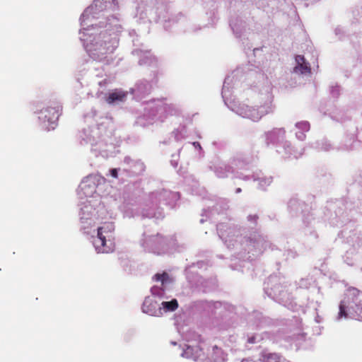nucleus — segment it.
<instances>
[{"label":"nucleus","mask_w":362,"mask_h":362,"mask_svg":"<svg viewBox=\"0 0 362 362\" xmlns=\"http://www.w3.org/2000/svg\"><path fill=\"white\" fill-rule=\"evenodd\" d=\"M116 40L108 37L107 39H98L93 45V48L90 49L93 57L98 60L102 61L108 54H112L116 48Z\"/></svg>","instance_id":"f257e3e1"},{"label":"nucleus","mask_w":362,"mask_h":362,"mask_svg":"<svg viewBox=\"0 0 362 362\" xmlns=\"http://www.w3.org/2000/svg\"><path fill=\"white\" fill-rule=\"evenodd\" d=\"M114 230L112 223H105L103 226L98 229V237L94 240V245L98 252L107 253L111 250L110 245H107V238L110 237Z\"/></svg>","instance_id":"f03ea898"},{"label":"nucleus","mask_w":362,"mask_h":362,"mask_svg":"<svg viewBox=\"0 0 362 362\" xmlns=\"http://www.w3.org/2000/svg\"><path fill=\"white\" fill-rule=\"evenodd\" d=\"M142 310L144 313L151 316L159 317L163 314V311H162V308L157 301L149 298L144 300L142 305Z\"/></svg>","instance_id":"7ed1b4c3"},{"label":"nucleus","mask_w":362,"mask_h":362,"mask_svg":"<svg viewBox=\"0 0 362 362\" xmlns=\"http://www.w3.org/2000/svg\"><path fill=\"white\" fill-rule=\"evenodd\" d=\"M62 107L57 103H54L52 105L48 106L45 110H42L40 113L44 115V119H47L49 123H54L59 117Z\"/></svg>","instance_id":"20e7f679"},{"label":"nucleus","mask_w":362,"mask_h":362,"mask_svg":"<svg viewBox=\"0 0 362 362\" xmlns=\"http://www.w3.org/2000/svg\"><path fill=\"white\" fill-rule=\"evenodd\" d=\"M125 97L126 93H124L123 91L115 90L109 94L106 99V101L109 104H112L116 101H122Z\"/></svg>","instance_id":"39448f33"},{"label":"nucleus","mask_w":362,"mask_h":362,"mask_svg":"<svg viewBox=\"0 0 362 362\" xmlns=\"http://www.w3.org/2000/svg\"><path fill=\"white\" fill-rule=\"evenodd\" d=\"M162 311L173 312L177 309L178 302L176 299H173L170 301H163L161 303Z\"/></svg>","instance_id":"423d86ee"},{"label":"nucleus","mask_w":362,"mask_h":362,"mask_svg":"<svg viewBox=\"0 0 362 362\" xmlns=\"http://www.w3.org/2000/svg\"><path fill=\"white\" fill-rule=\"evenodd\" d=\"M262 359L267 362H277L281 359V356L276 353H269L264 351L262 353Z\"/></svg>","instance_id":"0eeeda50"},{"label":"nucleus","mask_w":362,"mask_h":362,"mask_svg":"<svg viewBox=\"0 0 362 362\" xmlns=\"http://www.w3.org/2000/svg\"><path fill=\"white\" fill-rule=\"evenodd\" d=\"M294 71L296 72H300L301 74L305 73H310V67L309 66L308 64L305 62V64H300L295 66Z\"/></svg>","instance_id":"6e6552de"},{"label":"nucleus","mask_w":362,"mask_h":362,"mask_svg":"<svg viewBox=\"0 0 362 362\" xmlns=\"http://www.w3.org/2000/svg\"><path fill=\"white\" fill-rule=\"evenodd\" d=\"M168 278V275L167 273L164 272L163 274H156L153 276V279L156 281H160L161 284L163 285L164 283L167 281Z\"/></svg>","instance_id":"1a4fd4ad"},{"label":"nucleus","mask_w":362,"mask_h":362,"mask_svg":"<svg viewBox=\"0 0 362 362\" xmlns=\"http://www.w3.org/2000/svg\"><path fill=\"white\" fill-rule=\"evenodd\" d=\"M347 313L346 312L345 305L343 302H341L339 305V318L346 317Z\"/></svg>","instance_id":"9d476101"},{"label":"nucleus","mask_w":362,"mask_h":362,"mask_svg":"<svg viewBox=\"0 0 362 362\" xmlns=\"http://www.w3.org/2000/svg\"><path fill=\"white\" fill-rule=\"evenodd\" d=\"M354 312L356 313V316L362 320V304L356 305Z\"/></svg>","instance_id":"9b49d317"},{"label":"nucleus","mask_w":362,"mask_h":362,"mask_svg":"<svg viewBox=\"0 0 362 362\" xmlns=\"http://www.w3.org/2000/svg\"><path fill=\"white\" fill-rule=\"evenodd\" d=\"M296 126L298 128H300L304 131H308V130H309V128H310V124L308 122H298V123H297Z\"/></svg>","instance_id":"f8f14e48"},{"label":"nucleus","mask_w":362,"mask_h":362,"mask_svg":"<svg viewBox=\"0 0 362 362\" xmlns=\"http://www.w3.org/2000/svg\"><path fill=\"white\" fill-rule=\"evenodd\" d=\"M250 117L253 121H258L262 117V115H259L258 112L255 109H253L251 110Z\"/></svg>","instance_id":"ddd939ff"},{"label":"nucleus","mask_w":362,"mask_h":362,"mask_svg":"<svg viewBox=\"0 0 362 362\" xmlns=\"http://www.w3.org/2000/svg\"><path fill=\"white\" fill-rule=\"evenodd\" d=\"M296 62L297 63V65L300 64H305V62H306L304 57L302 55H297L296 57Z\"/></svg>","instance_id":"4468645a"},{"label":"nucleus","mask_w":362,"mask_h":362,"mask_svg":"<svg viewBox=\"0 0 362 362\" xmlns=\"http://www.w3.org/2000/svg\"><path fill=\"white\" fill-rule=\"evenodd\" d=\"M192 352V349L189 346H188L183 352L182 356H185L186 358H189L188 355Z\"/></svg>","instance_id":"2eb2a0df"},{"label":"nucleus","mask_w":362,"mask_h":362,"mask_svg":"<svg viewBox=\"0 0 362 362\" xmlns=\"http://www.w3.org/2000/svg\"><path fill=\"white\" fill-rule=\"evenodd\" d=\"M247 218L250 221L256 223L258 219V216L257 215H249Z\"/></svg>","instance_id":"dca6fc26"},{"label":"nucleus","mask_w":362,"mask_h":362,"mask_svg":"<svg viewBox=\"0 0 362 362\" xmlns=\"http://www.w3.org/2000/svg\"><path fill=\"white\" fill-rule=\"evenodd\" d=\"M110 173H111V175L115 178L117 177L118 176V174H117V170L116 168H112L110 170Z\"/></svg>","instance_id":"f3484780"},{"label":"nucleus","mask_w":362,"mask_h":362,"mask_svg":"<svg viewBox=\"0 0 362 362\" xmlns=\"http://www.w3.org/2000/svg\"><path fill=\"white\" fill-rule=\"evenodd\" d=\"M241 192V189H240V188H237V189H236V192H237V193H239V192Z\"/></svg>","instance_id":"a211bd4d"},{"label":"nucleus","mask_w":362,"mask_h":362,"mask_svg":"<svg viewBox=\"0 0 362 362\" xmlns=\"http://www.w3.org/2000/svg\"><path fill=\"white\" fill-rule=\"evenodd\" d=\"M198 146L200 147V145H199V143H197V144H196V146Z\"/></svg>","instance_id":"6ab92c4d"}]
</instances>
